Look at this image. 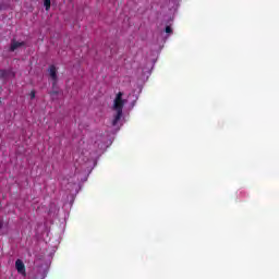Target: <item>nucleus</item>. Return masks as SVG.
<instances>
[{"instance_id":"1","label":"nucleus","mask_w":279,"mask_h":279,"mask_svg":"<svg viewBox=\"0 0 279 279\" xmlns=\"http://www.w3.org/2000/svg\"><path fill=\"white\" fill-rule=\"evenodd\" d=\"M128 104V99L123 98V93L119 92L113 100L112 110V120L111 123L113 128H117L123 117V107Z\"/></svg>"},{"instance_id":"2","label":"nucleus","mask_w":279,"mask_h":279,"mask_svg":"<svg viewBox=\"0 0 279 279\" xmlns=\"http://www.w3.org/2000/svg\"><path fill=\"white\" fill-rule=\"evenodd\" d=\"M15 269L22 276H25V264L21 259H16L15 262Z\"/></svg>"},{"instance_id":"3","label":"nucleus","mask_w":279,"mask_h":279,"mask_svg":"<svg viewBox=\"0 0 279 279\" xmlns=\"http://www.w3.org/2000/svg\"><path fill=\"white\" fill-rule=\"evenodd\" d=\"M48 73H49L51 80H53V82H56L58 80V70L54 68V65H51L48 69Z\"/></svg>"},{"instance_id":"4","label":"nucleus","mask_w":279,"mask_h":279,"mask_svg":"<svg viewBox=\"0 0 279 279\" xmlns=\"http://www.w3.org/2000/svg\"><path fill=\"white\" fill-rule=\"evenodd\" d=\"M19 47H23V43L12 41L10 49H11V51H16V49H19Z\"/></svg>"},{"instance_id":"5","label":"nucleus","mask_w":279,"mask_h":279,"mask_svg":"<svg viewBox=\"0 0 279 279\" xmlns=\"http://www.w3.org/2000/svg\"><path fill=\"white\" fill-rule=\"evenodd\" d=\"M44 5H45L46 10L49 11V9L51 8V0H45Z\"/></svg>"},{"instance_id":"6","label":"nucleus","mask_w":279,"mask_h":279,"mask_svg":"<svg viewBox=\"0 0 279 279\" xmlns=\"http://www.w3.org/2000/svg\"><path fill=\"white\" fill-rule=\"evenodd\" d=\"M0 77H9L8 71L1 70V71H0Z\"/></svg>"},{"instance_id":"7","label":"nucleus","mask_w":279,"mask_h":279,"mask_svg":"<svg viewBox=\"0 0 279 279\" xmlns=\"http://www.w3.org/2000/svg\"><path fill=\"white\" fill-rule=\"evenodd\" d=\"M173 31L171 29V26L166 27V34H171Z\"/></svg>"},{"instance_id":"8","label":"nucleus","mask_w":279,"mask_h":279,"mask_svg":"<svg viewBox=\"0 0 279 279\" xmlns=\"http://www.w3.org/2000/svg\"><path fill=\"white\" fill-rule=\"evenodd\" d=\"M36 97V92H31V99H34Z\"/></svg>"},{"instance_id":"9","label":"nucleus","mask_w":279,"mask_h":279,"mask_svg":"<svg viewBox=\"0 0 279 279\" xmlns=\"http://www.w3.org/2000/svg\"><path fill=\"white\" fill-rule=\"evenodd\" d=\"M0 228H1V223H0Z\"/></svg>"}]
</instances>
